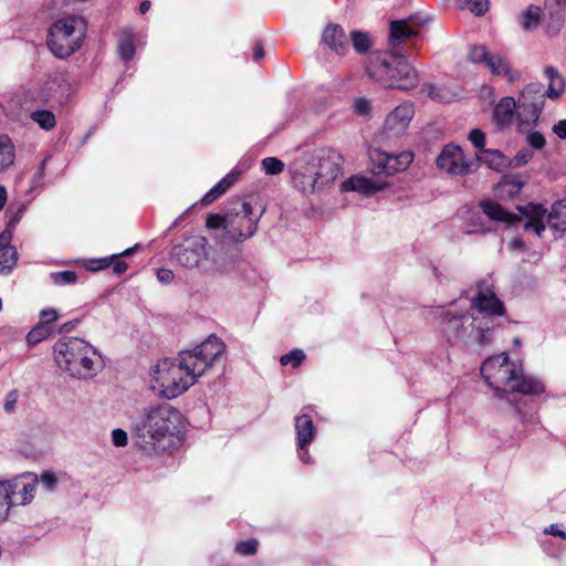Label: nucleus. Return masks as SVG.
Here are the masks:
<instances>
[{
	"label": "nucleus",
	"instance_id": "nucleus-59",
	"mask_svg": "<svg viewBox=\"0 0 566 566\" xmlns=\"http://www.w3.org/2000/svg\"><path fill=\"white\" fill-rule=\"evenodd\" d=\"M264 56V50L260 44H256L253 50V59L255 61L262 60Z\"/></svg>",
	"mask_w": 566,
	"mask_h": 566
},
{
	"label": "nucleus",
	"instance_id": "nucleus-43",
	"mask_svg": "<svg viewBox=\"0 0 566 566\" xmlns=\"http://www.w3.org/2000/svg\"><path fill=\"white\" fill-rule=\"evenodd\" d=\"M258 549L256 539L242 541L235 544V552L241 555H253Z\"/></svg>",
	"mask_w": 566,
	"mask_h": 566
},
{
	"label": "nucleus",
	"instance_id": "nucleus-60",
	"mask_svg": "<svg viewBox=\"0 0 566 566\" xmlns=\"http://www.w3.org/2000/svg\"><path fill=\"white\" fill-rule=\"evenodd\" d=\"M7 202V190L3 186H0V211L4 208Z\"/></svg>",
	"mask_w": 566,
	"mask_h": 566
},
{
	"label": "nucleus",
	"instance_id": "nucleus-28",
	"mask_svg": "<svg viewBox=\"0 0 566 566\" xmlns=\"http://www.w3.org/2000/svg\"><path fill=\"white\" fill-rule=\"evenodd\" d=\"M134 33L130 28H122L117 34L118 53L125 61H129L135 55V45L133 42Z\"/></svg>",
	"mask_w": 566,
	"mask_h": 566
},
{
	"label": "nucleus",
	"instance_id": "nucleus-20",
	"mask_svg": "<svg viewBox=\"0 0 566 566\" xmlns=\"http://www.w3.org/2000/svg\"><path fill=\"white\" fill-rule=\"evenodd\" d=\"M387 187L386 181L373 180L365 176H353L340 186L342 191H357L363 195H373Z\"/></svg>",
	"mask_w": 566,
	"mask_h": 566
},
{
	"label": "nucleus",
	"instance_id": "nucleus-48",
	"mask_svg": "<svg viewBox=\"0 0 566 566\" xmlns=\"http://www.w3.org/2000/svg\"><path fill=\"white\" fill-rule=\"evenodd\" d=\"M507 184H511V180L509 179V177L504 178L502 182L499 184L497 186V191L500 193L501 197H507V198H513L515 196H517L518 193H511L510 190H514V185H507Z\"/></svg>",
	"mask_w": 566,
	"mask_h": 566
},
{
	"label": "nucleus",
	"instance_id": "nucleus-62",
	"mask_svg": "<svg viewBox=\"0 0 566 566\" xmlns=\"http://www.w3.org/2000/svg\"><path fill=\"white\" fill-rule=\"evenodd\" d=\"M53 82L56 86L61 87L62 83L65 82L64 75L62 73L54 74Z\"/></svg>",
	"mask_w": 566,
	"mask_h": 566
},
{
	"label": "nucleus",
	"instance_id": "nucleus-52",
	"mask_svg": "<svg viewBox=\"0 0 566 566\" xmlns=\"http://www.w3.org/2000/svg\"><path fill=\"white\" fill-rule=\"evenodd\" d=\"M553 132L560 138L566 139V119H560L553 126Z\"/></svg>",
	"mask_w": 566,
	"mask_h": 566
},
{
	"label": "nucleus",
	"instance_id": "nucleus-27",
	"mask_svg": "<svg viewBox=\"0 0 566 566\" xmlns=\"http://www.w3.org/2000/svg\"><path fill=\"white\" fill-rule=\"evenodd\" d=\"M59 314L54 308H45L40 312L38 321V343L49 337L54 332V323Z\"/></svg>",
	"mask_w": 566,
	"mask_h": 566
},
{
	"label": "nucleus",
	"instance_id": "nucleus-63",
	"mask_svg": "<svg viewBox=\"0 0 566 566\" xmlns=\"http://www.w3.org/2000/svg\"><path fill=\"white\" fill-rule=\"evenodd\" d=\"M150 1L145 0L139 4V12L145 14L150 9Z\"/></svg>",
	"mask_w": 566,
	"mask_h": 566
},
{
	"label": "nucleus",
	"instance_id": "nucleus-50",
	"mask_svg": "<svg viewBox=\"0 0 566 566\" xmlns=\"http://www.w3.org/2000/svg\"><path fill=\"white\" fill-rule=\"evenodd\" d=\"M507 177L511 180L510 185H514V187H515L514 190H510V192L511 193H520V191L526 184V178L522 175H513V176H507Z\"/></svg>",
	"mask_w": 566,
	"mask_h": 566
},
{
	"label": "nucleus",
	"instance_id": "nucleus-46",
	"mask_svg": "<svg viewBox=\"0 0 566 566\" xmlns=\"http://www.w3.org/2000/svg\"><path fill=\"white\" fill-rule=\"evenodd\" d=\"M527 143L535 149H542L545 144V137L539 132H532L527 135Z\"/></svg>",
	"mask_w": 566,
	"mask_h": 566
},
{
	"label": "nucleus",
	"instance_id": "nucleus-55",
	"mask_svg": "<svg viewBox=\"0 0 566 566\" xmlns=\"http://www.w3.org/2000/svg\"><path fill=\"white\" fill-rule=\"evenodd\" d=\"M112 265H113V272L117 275H122L127 270V263L122 260L115 259L113 261Z\"/></svg>",
	"mask_w": 566,
	"mask_h": 566
},
{
	"label": "nucleus",
	"instance_id": "nucleus-26",
	"mask_svg": "<svg viewBox=\"0 0 566 566\" xmlns=\"http://www.w3.org/2000/svg\"><path fill=\"white\" fill-rule=\"evenodd\" d=\"M485 66L493 75H504L511 83L521 78L520 71L512 70L509 61L500 54H491Z\"/></svg>",
	"mask_w": 566,
	"mask_h": 566
},
{
	"label": "nucleus",
	"instance_id": "nucleus-40",
	"mask_svg": "<svg viewBox=\"0 0 566 566\" xmlns=\"http://www.w3.org/2000/svg\"><path fill=\"white\" fill-rule=\"evenodd\" d=\"M490 55L491 53L484 45H473L469 52V59L474 64L486 65Z\"/></svg>",
	"mask_w": 566,
	"mask_h": 566
},
{
	"label": "nucleus",
	"instance_id": "nucleus-13",
	"mask_svg": "<svg viewBox=\"0 0 566 566\" xmlns=\"http://www.w3.org/2000/svg\"><path fill=\"white\" fill-rule=\"evenodd\" d=\"M340 161L342 157L337 151L333 149H319L308 163L318 182L324 187L333 182L340 174Z\"/></svg>",
	"mask_w": 566,
	"mask_h": 566
},
{
	"label": "nucleus",
	"instance_id": "nucleus-38",
	"mask_svg": "<svg viewBox=\"0 0 566 566\" xmlns=\"http://www.w3.org/2000/svg\"><path fill=\"white\" fill-rule=\"evenodd\" d=\"M350 38L353 46L358 53H365L368 51L370 46V40L367 33L361 31H353L350 33Z\"/></svg>",
	"mask_w": 566,
	"mask_h": 566
},
{
	"label": "nucleus",
	"instance_id": "nucleus-45",
	"mask_svg": "<svg viewBox=\"0 0 566 566\" xmlns=\"http://www.w3.org/2000/svg\"><path fill=\"white\" fill-rule=\"evenodd\" d=\"M354 109L359 116H368L371 111V103L364 97L357 98L354 104Z\"/></svg>",
	"mask_w": 566,
	"mask_h": 566
},
{
	"label": "nucleus",
	"instance_id": "nucleus-14",
	"mask_svg": "<svg viewBox=\"0 0 566 566\" xmlns=\"http://www.w3.org/2000/svg\"><path fill=\"white\" fill-rule=\"evenodd\" d=\"M208 241L205 237H193L172 248V259L184 268H196L207 255Z\"/></svg>",
	"mask_w": 566,
	"mask_h": 566
},
{
	"label": "nucleus",
	"instance_id": "nucleus-2",
	"mask_svg": "<svg viewBox=\"0 0 566 566\" xmlns=\"http://www.w3.org/2000/svg\"><path fill=\"white\" fill-rule=\"evenodd\" d=\"M226 348L224 342L212 334L191 349L181 350L177 363L168 358L161 359L151 369L153 379L160 387L164 397L174 399L211 369Z\"/></svg>",
	"mask_w": 566,
	"mask_h": 566
},
{
	"label": "nucleus",
	"instance_id": "nucleus-33",
	"mask_svg": "<svg viewBox=\"0 0 566 566\" xmlns=\"http://www.w3.org/2000/svg\"><path fill=\"white\" fill-rule=\"evenodd\" d=\"M461 10H469L476 17L484 15L490 8V0H455Z\"/></svg>",
	"mask_w": 566,
	"mask_h": 566
},
{
	"label": "nucleus",
	"instance_id": "nucleus-30",
	"mask_svg": "<svg viewBox=\"0 0 566 566\" xmlns=\"http://www.w3.org/2000/svg\"><path fill=\"white\" fill-rule=\"evenodd\" d=\"M545 76L548 80V87L545 92V97L549 98H558L565 87L564 78L558 74L557 70L554 67L545 69Z\"/></svg>",
	"mask_w": 566,
	"mask_h": 566
},
{
	"label": "nucleus",
	"instance_id": "nucleus-10",
	"mask_svg": "<svg viewBox=\"0 0 566 566\" xmlns=\"http://www.w3.org/2000/svg\"><path fill=\"white\" fill-rule=\"evenodd\" d=\"M35 478L27 472L12 481H0V521L8 516L10 505H25L33 499Z\"/></svg>",
	"mask_w": 566,
	"mask_h": 566
},
{
	"label": "nucleus",
	"instance_id": "nucleus-57",
	"mask_svg": "<svg viewBox=\"0 0 566 566\" xmlns=\"http://www.w3.org/2000/svg\"><path fill=\"white\" fill-rule=\"evenodd\" d=\"M217 198V196L211 191V189L201 198L200 202L203 206H208L212 203Z\"/></svg>",
	"mask_w": 566,
	"mask_h": 566
},
{
	"label": "nucleus",
	"instance_id": "nucleus-9",
	"mask_svg": "<svg viewBox=\"0 0 566 566\" xmlns=\"http://www.w3.org/2000/svg\"><path fill=\"white\" fill-rule=\"evenodd\" d=\"M86 32L82 17L72 15L56 21L49 31L48 48L57 59H65L77 51Z\"/></svg>",
	"mask_w": 566,
	"mask_h": 566
},
{
	"label": "nucleus",
	"instance_id": "nucleus-34",
	"mask_svg": "<svg viewBox=\"0 0 566 566\" xmlns=\"http://www.w3.org/2000/svg\"><path fill=\"white\" fill-rule=\"evenodd\" d=\"M242 170L233 168L228 175H226L219 182H217L211 191L219 198L222 196L230 186H232L240 177Z\"/></svg>",
	"mask_w": 566,
	"mask_h": 566
},
{
	"label": "nucleus",
	"instance_id": "nucleus-61",
	"mask_svg": "<svg viewBox=\"0 0 566 566\" xmlns=\"http://www.w3.org/2000/svg\"><path fill=\"white\" fill-rule=\"evenodd\" d=\"M523 247H524V242H523V240H522V239H520V238H515V239H513V240L510 242V248H511L512 250L521 249V248H523Z\"/></svg>",
	"mask_w": 566,
	"mask_h": 566
},
{
	"label": "nucleus",
	"instance_id": "nucleus-22",
	"mask_svg": "<svg viewBox=\"0 0 566 566\" xmlns=\"http://www.w3.org/2000/svg\"><path fill=\"white\" fill-rule=\"evenodd\" d=\"M469 140L480 151V160L488 163L491 167L497 168L503 160V157L497 150L484 149L485 135L481 129H473L469 134Z\"/></svg>",
	"mask_w": 566,
	"mask_h": 566
},
{
	"label": "nucleus",
	"instance_id": "nucleus-35",
	"mask_svg": "<svg viewBox=\"0 0 566 566\" xmlns=\"http://www.w3.org/2000/svg\"><path fill=\"white\" fill-rule=\"evenodd\" d=\"M242 170L233 168L228 175H226L219 182H217L211 191L219 198L222 196L230 186H232L240 177Z\"/></svg>",
	"mask_w": 566,
	"mask_h": 566
},
{
	"label": "nucleus",
	"instance_id": "nucleus-18",
	"mask_svg": "<svg viewBox=\"0 0 566 566\" xmlns=\"http://www.w3.org/2000/svg\"><path fill=\"white\" fill-rule=\"evenodd\" d=\"M418 33L419 24L417 23V19L413 17L390 22L389 41L392 45L400 44L408 39L418 35Z\"/></svg>",
	"mask_w": 566,
	"mask_h": 566
},
{
	"label": "nucleus",
	"instance_id": "nucleus-1",
	"mask_svg": "<svg viewBox=\"0 0 566 566\" xmlns=\"http://www.w3.org/2000/svg\"><path fill=\"white\" fill-rule=\"evenodd\" d=\"M505 313L504 303L497 297L492 281L486 279L476 284L469 311H441L439 326L449 344L485 348L494 343Z\"/></svg>",
	"mask_w": 566,
	"mask_h": 566
},
{
	"label": "nucleus",
	"instance_id": "nucleus-4",
	"mask_svg": "<svg viewBox=\"0 0 566 566\" xmlns=\"http://www.w3.org/2000/svg\"><path fill=\"white\" fill-rule=\"evenodd\" d=\"M481 375L500 398L511 392L537 396L545 390L541 380L525 375L522 365L511 360L506 353L486 358L481 366Z\"/></svg>",
	"mask_w": 566,
	"mask_h": 566
},
{
	"label": "nucleus",
	"instance_id": "nucleus-53",
	"mask_svg": "<svg viewBox=\"0 0 566 566\" xmlns=\"http://www.w3.org/2000/svg\"><path fill=\"white\" fill-rule=\"evenodd\" d=\"M157 279L161 282V283H170L174 279V273L172 271L168 270V269H160L158 272H157Z\"/></svg>",
	"mask_w": 566,
	"mask_h": 566
},
{
	"label": "nucleus",
	"instance_id": "nucleus-64",
	"mask_svg": "<svg viewBox=\"0 0 566 566\" xmlns=\"http://www.w3.org/2000/svg\"><path fill=\"white\" fill-rule=\"evenodd\" d=\"M27 339L30 344L35 343V327L28 333Z\"/></svg>",
	"mask_w": 566,
	"mask_h": 566
},
{
	"label": "nucleus",
	"instance_id": "nucleus-32",
	"mask_svg": "<svg viewBox=\"0 0 566 566\" xmlns=\"http://www.w3.org/2000/svg\"><path fill=\"white\" fill-rule=\"evenodd\" d=\"M139 245L136 244L132 248H128L126 249L125 251H123L122 253H118V254H113L111 256H106V258H101V259H93V260H90L86 268L91 271H98V270H102V269H106L108 266L112 265L113 261L115 259H118L119 256H128L130 254H133V252L138 248Z\"/></svg>",
	"mask_w": 566,
	"mask_h": 566
},
{
	"label": "nucleus",
	"instance_id": "nucleus-29",
	"mask_svg": "<svg viewBox=\"0 0 566 566\" xmlns=\"http://www.w3.org/2000/svg\"><path fill=\"white\" fill-rule=\"evenodd\" d=\"M66 474L59 471L44 470L38 476V484L48 493H54L57 490L60 483L65 482Z\"/></svg>",
	"mask_w": 566,
	"mask_h": 566
},
{
	"label": "nucleus",
	"instance_id": "nucleus-15",
	"mask_svg": "<svg viewBox=\"0 0 566 566\" xmlns=\"http://www.w3.org/2000/svg\"><path fill=\"white\" fill-rule=\"evenodd\" d=\"M34 93L30 90L19 88L4 107L8 116L15 118L22 124L35 120Z\"/></svg>",
	"mask_w": 566,
	"mask_h": 566
},
{
	"label": "nucleus",
	"instance_id": "nucleus-7",
	"mask_svg": "<svg viewBox=\"0 0 566 566\" xmlns=\"http://www.w3.org/2000/svg\"><path fill=\"white\" fill-rule=\"evenodd\" d=\"M264 209L256 211L250 202L244 201L227 213L209 214L206 227L220 232L219 235L230 242L241 243L256 233Z\"/></svg>",
	"mask_w": 566,
	"mask_h": 566
},
{
	"label": "nucleus",
	"instance_id": "nucleus-54",
	"mask_svg": "<svg viewBox=\"0 0 566 566\" xmlns=\"http://www.w3.org/2000/svg\"><path fill=\"white\" fill-rule=\"evenodd\" d=\"M297 454H298V459L304 463V464H312L313 463V459L308 452V447H303V448H297Z\"/></svg>",
	"mask_w": 566,
	"mask_h": 566
},
{
	"label": "nucleus",
	"instance_id": "nucleus-36",
	"mask_svg": "<svg viewBox=\"0 0 566 566\" xmlns=\"http://www.w3.org/2000/svg\"><path fill=\"white\" fill-rule=\"evenodd\" d=\"M541 19V8L535 6H530L522 18V25L524 30H533L537 28Z\"/></svg>",
	"mask_w": 566,
	"mask_h": 566
},
{
	"label": "nucleus",
	"instance_id": "nucleus-58",
	"mask_svg": "<svg viewBox=\"0 0 566 566\" xmlns=\"http://www.w3.org/2000/svg\"><path fill=\"white\" fill-rule=\"evenodd\" d=\"M78 321L75 319V321H70V322H66L64 323L61 327H60V333H69L71 332L72 329L75 328V326L77 325Z\"/></svg>",
	"mask_w": 566,
	"mask_h": 566
},
{
	"label": "nucleus",
	"instance_id": "nucleus-5",
	"mask_svg": "<svg viewBox=\"0 0 566 566\" xmlns=\"http://www.w3.org/2000/svg\"><path fill=\"white\" fill-rule=\"evenodd\" d=\"M53 353L59 368L76 379H92L104 368L101 352L81 337H61L54 344Z\"/></svg>",
	"mask_w": 566,
	"mask_h": 566
},
{
	"label": "nucleus",
	"instance_id": "nucleus-3",
	"mask_svg": "<svg viewBox=\"0 0 566 566\" xmlns=\"http://www.w3.org/2000/svg\"><path fill=\"white\" fill-rule=\"evenodd\" d=\"M481 209L492 221L502 222L507 227H522L527 232H534L541 237L547 221L554 229L566 232V199L552 206L551 212L542 205L530 203L518 207L521 216L505 210L500 203L486 200L481 202Z\"/></svg>",
	"mask_w": 566,
	"mask_h": 566
},
{
	"label": "nucleus",
	"instance_id": "nucleus-24",
	"mask_svg": "<svg viewBox=\"0 0 566 566\" xmlns=\"http://www.w3.org/2000/svg\"><path fill=\"white\" fill-rule=\"evenodd\" d=\"M296 447H308L316 436V428L308 415L295 417Z\"/></svg>",
	"mask_w": 566,
	"mask_h": 566
},
{
	"label": "nucleus",
	"instance_id": "nucleus-21",
	"mask_svg": "<svg viewBox=\"0 0 566 566\" xmlns=\"http://www.w3.org/2000/svg\"><path fill=\"white\" fill-rule=\"evenodd\" d=\"M292 179L294 187L305 195L323 188L316 175H314L310 163L297 167L293 172Z\"/></svg>",
	"mask_w": 566,
	"mask_h": 566
},
{
	"label": "nucleus",
	"instance_id": "nucleus-31",
	"mask_svg": "<svg viewBox=\"0 0 566 566\" xmlns=\"http://www.w3.org/2000/svg\"><path fill=\"white\" fill-rule=\"evenodd\" d=\"M14 157V146L11 138L7 135H0V174L13 165Z\"/></svg>",
	"mask_w": 566,
	"mask_h": 566
},
{
	"label": "nucleus",
	"instance_id": "nucleus-23",
	"mask_svg": "<svg viewBox=\"0 0 566 566\" xmlns=\"http://www.w3.org/2000/svg\"><path fill=\"white\" fill-rule=\"evenodd\" d=\"M322 40L331 50L337 54H345L347 50L346 34L339 24H327L323 31Z\"/></svg>",
	"mask_w": 566,
	"mask_h": 566
},
{
	"label": "nucleus",
	"instance_id": "nucleus-12",
	"mask_svg": "<svg viewBox=\"0 0 566 566\" xmlns=\"http://www.w3.org/2000/svg\"><path fill=\"white\" fill-rule=\"evenodd\" d=\"M369 159L373 175L390 176L406 170L413 160V154L402 151L394 155L375 148L369 150Z\"/></svg>",
	"mask_w": 566,
	"mask_h": 566
},
{
	"label": "nucleus",
	"instance_id": "nucleus-6",
	"mask_svg": "<svg viewBox=\"0 0 566 566\" xmlns=\"http://www.w3.org/2000/svg\"><path fill=\"white\" fill-rule=\"evenodd\" d=\"M367 75L384 87L411 90L419 83V76L406 55L394 52H376L369 56Z\"/></svg>",
	"mask_w": 566,
	"mask_h": 566
},
{
	"label": "nucleus",
	"instance_id": "nucleus-49",
	"mask_svg": "<svg viewBox=\"0 0 566 566\" xmlns=\"http://www.w3.org/2000/svg\"><path fill=\"white\" fill-rule=\"evenodd\" d=\"M533 157V153L527 149H521L514 157V163L516 166H523L526 165Z\"/></svg>",
	"mask_w": 566,
	"mask_h": 566
},
{
	"label": "nucleus",
	"instance_id": "nucleus-37",
	"mask_svg": "<svg viewBox=\"0 0 566 566\" xmlns=\"http://www.w3.org/2000/svg\"><path fill=\"white\" fill-rule=\"evenodd\" d=\"M51 281L56 285H70L77 281V274L74 271H57L50 273Z\"/></svg>",
	"mask_w": 566,
	"mask_h": 566
},
{
	"label": "nucleus",
	"instance_id": "nucleus-51",
	"mask_svg": "<svg viewBox=\"0 0 566 566\" xmlns=\"http://www.w3.org/2000/svg\"><path fill=\"white\" fill-rule=\"evenodd\" d=\"M544 533L566 539V532L559 530L558 525L556 524H551L549 526L545 527Z\"/></svg>",
	"mask_w": 566,
	"mask_h": 566
},
{
	"label": "nucleus",
	"instance_id": "nucleus-8",
	"mask_svg": "<svg viewBox=\"0 0 566 566\" xmlns=\"http://www.w3.org/2000/svg\"><path fill=\"white\" fill-rule=\"evenodd\" d=\"M179 412L170 405L150 406L144 409L133 429L144 449H155L178 429Z\"/></svg>",
	"mask_w": 566,
	"mask_h": 566
},
{
	"label": "nucleus",
	"instance_id": "nucleus-25",
	"mask_svg": "<svg viewBox=\"0 0 566 566\" xmlns=\"http://www.w3.org/2000/svg\"><path fill=\"white\" fill-rule=\"evenodd\" d=\"M518 104L515 98L506 96L500 99L493 111L495 122L500 126H505L512 123L513 118L517 117Z\"/></svg>",
	"mask_w": 566,
	"mask_h": 566
},
{
	"label": "nucleus",
	"instance_id": "nucleus-19",
	"mask_svg": "<svg viewBox=\"0 0 566 566\" xmlns=\"http://www.w3.org/2000/svg\"><path fill=\"white\" fill-rule=\"evenodd\" d=\"M12 233L10 230H4L0 233V275L8 276L15 268L18 262V252L13 245L10 244Z\"/></svg>",
	"mask_w": 566,
	"mask_h": 566
},
{
	"label": "nucleus",
	"instance_id": "nucleus-41",
	"mask_svg": "<svg viewBox=\"0 0 566 566\" xmlns=\"http://www.w3.org/2000/svg\"><path fill=\"white\" fill-rule=\"evenodd\" d=\"M56 119L52 112L43 109H38V126L45 129L51 130L55 127Z\"/></svg>",
	"mask_w": 566,
	"mask_h": 566
},
{
	"label": "nucleus",
	"instance_id": "nucleus-39",
	"mask_svg": "<svg viewBox=\"0 0 566 566\" xmlns=\"http://www.w3.org/2000/svg\"><path fill=\"white\" fill-rule=\"evenodd\" d=\"M305 354L302 349H292L285 355H282L280 363L283 366L291 365L293 368L298 367L305 360Z\"/></svg>",
	"mask_w": 566,
	"mask_h": 566
},
{
	"label": "nucleus",
	"instance_id": "nucleus-42",
	"mask_svg": "<svg viewBox=\"0 0 566 566\" xmlns=\"http://www.w3.org/2000/svg\"><path fill=\"white\" fill-rule=\"evenodd\" d=\"M262 167L268 175H277L282 172L284 164L275 157H266L262 160Z\"/></svg>",
	"mask_w": 566,
	"mask_h": 566
},
{
	"label": "nucleus",
	"instance_id": "nucleus-16",
	"mask_svg": "<svg viewBox=\"0 0 566 566\" xmlns=\"http://www.w3.org/2000/svg\"><path fill=\"white\" fill-rule=\"evenodd\" d=\"M413 106L410 103L398 105L388 114L384 123V134L386 137H399L403 135L413 117Z\"/></svg>",
	"mask_w": 566,
	"mask_h": 566
},
{
	"label": "nucleus",
	"instance_id": "nucleus-44",
	"mask_svg": "<svg viewBox=\"0 0 566 566\" xmlns=\"http://www.w3.org/2000/svg\"><path fill=\"white\" fill-rule=\"evenodd\" d=\"M114 447L123 448L128 443L127 432L120 428L114 429L111 433Z\"/></svg>",
	"mask_w": 566,
	"mask_h": 566
},
{
	"label": "nucleus",
	"instance_id": "nucleus-17",
	"mask_svg": "<svg viewBox=\"0 0 566 566\" xmlns=\"http://www.w3.org/2000/svg\"><path fill=\"white\" fill-rule=\"evenodd\" d=\"M437 166L451 175H464L470 170V165L465 161L462 149L454 144L443 147L437 158Z\"/></svg>",
	"mask_w": 566,
	"mask_h": 566
},
{
	"label": "nucleus",
	"instance_id": "nucleus-11",
	"mask_svg": "<svg viewBox=\"0 0 566 566\" xmlns=\"http://www.w3.org/2000/svg\"><path fill=\"white\" fill-rule=\"evenodd\" d=\"M517 119L520 126L535 125L539 118L545 104L544 86L539 82L530 83L520 94L517 99Z\"/></svg>",
	"mask_w": 566,
	"mask_h": 566
},
{
	"label": "nucleus",
	"instance_id": "nucleus-56",
	"mask_svg": "<svg viewBox=\"0 0 566 566\" xmlns=\"http://www.w3.org/2000/svg\"><path fill=\"white\" fill-rule=\"evenodd\" d=\"M18 451L25 458H31L34 454L33 446H24L22 442H20Z\"/></svg>",
	"mask_w": 566,
	"mask_h": 566
},
{
	"label": "nucleus",
	"instance_id": "nucleus-47",
	"mask_svg": "<svg viewBox=\"0 0 566 566\" xmlns=\"http://www.w3.org/2000/svg\"><path fill=\"white\" fill-rule=\"evenodd\" d=\"M18 402V390L13 389L9 391L4 398L3 409L8 413H12L15 410Z\"/></svg>",
	"mask_w": 566,
	"mask_h": 566
}]
</instances>
